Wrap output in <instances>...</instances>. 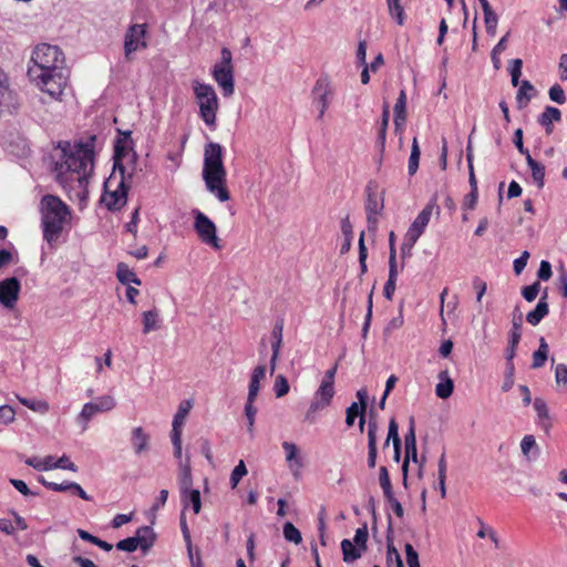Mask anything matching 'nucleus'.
Here are the masks:
<instances>
[{"mask_svg":"<svg viewBox=\"0 0 567 567\" xmlns=\"http://www.w3.org/2000/svg\"><path fill=\"white\" fill-rule=\"evenodd\" d=\"M28 76L39 91L61 102L70 79L63 52L55 45L38 44L31 53Z\"/></svg>","mask_w":567,"mask_h":567,"instance_id":"nucleus-1","label":"nucleus"},{"mask_svg":"<svg viewBox=\"0 0 567 567\" xmlns=\"http://www.w3.org/2000/svg\"><path fill=\"white\" fill-rule=\"evenodd\" d=\"M94 150L91 144L61 141L52 154V172L55 179L70 190L85 192L93 171Z\"/></svg>","mask_w":567,"mask_h":567,"instance_id":"nucleus-2","label":"nucleus"},{"mask_svg":"<svg viewBox=\"0 0 567 567\" xmlns=\"http://www.w3.org/2000/svg\"><path fill=\"white\" fill-rule=\"evenodd\" d=\"M203 179L209 193L221 203L230 199L226 187V169L223 163V148L218 143L210 142L204 152Z\"/></svg>","mask_w":567,"mask_h":567,"instance_id":"nucleus-3","label":"nucleus"},{"mask_svg":"<svg viewBox=\"0 0 567 567\" xmlns=\"http://www.w3.org/2000/svg\"><path fill=\"white\" fill-rule=\"evenodd\" d=\"M43 237L48 243L55 240L63 226L71 220L69 207L56 196L47 195L41 200Z\"/></svg>","mask_w":567,"mask_h":567,"instance_id":"nucleus-4","label":"nucleus"},{"mask_svg":"<svg viewBox=\"0 0 567 567\" xmlns=\"http://www.w3.org/2000/svg\"><path fill=\"white\" fill-rule=\"evenodd\" d=\"M193 89L202 120L207 126L214 127L219 109L218 97L214 87L209 84L194 81Z\"/></svg>","mask_w":567,"mask_h":567,"instance_id":"nucleus-5","label":"nucleus"},{"mask_svg":"<svg viewBox=\"0 0 567 567\" xmlns=\"http://www.w3.org/2000/svg\"><path fill=\"white\" fill-rule=\"evenodd\" d=\"M192 215L194 218L193 228L199 241L214 250H220L223 245L214 220L198 209H194Z\"/></svg>","mask_w":567,"mask_h":567,"instance_id":"nucleus-6","label":"nucleus"},{"mask_svg":"<svg viewBox=\"0 0 567 567\" xmlns=\"http://www.w3.org/2000/svg\"><path fill=\"white\" fill-rule=\"evenodd\" d=\"M220 61L213 68L212 74L225 96L233 95L235 91L233 54L229 49L223 48Z\"/></svg>","mask_w":567,"mask_h":567,"instance_id":"nucleus-7","label":"nucleus"},{"mask_svg":"<svg viewBox=\"0 0 567 567\" xmlns=\"http://www.w3.org/2000/svg\"><path fill=\"white\" fill-rule=\"evenodd\" d=\"M102 203L109 210H118L127 203V187L123 176H111L104 184Z\"/></svg>","mask_w":567,"mask_h":567,"instance_id":"nucleus-8","label":"nucleus"},{"mask_svg":"<svg viewBox=\"0 0 567 567\" xmlns=\"http://www.w3.org/2000/svg\"><path fill=\"white\" fill-rule=\"evenodd\" d=\"M368 537V527L367 525H363L355 530L353 540L343 539L341 542V550L344 563L350 564L361 557V555L367 550Z\"/></svg>","mask_w":567,"mask_h":567,"instance_id":"nucleus-9","label":"nucleus"},{"mask_svg":"<svg viewBox=\"0 0 567 567\" xmlns=\"http://www.w3.org/2000/svg\"><path fill=\"white\" fill-rule=\"evenodd\" d=\"M435 210L439 214V207L435 199H433L419 213L416 218L413 220L405 235L406 239L410 241L409 248H412L422 236Z\"/></svg>","mask_w":567,"mask_h":567,"instance_id":"nucleus-10","label":"nucleus"},{"mask_svg":"<svg viewBox=\"0 0 567 567\" xmlns=\"http://www.w3.org/2000/svg\"><path fill=\"white\" fill-rule=\"evenodd\" d=\"M334 393V385L321 381L308 408L306 420L315 421L317 413L331 404Z\"/></svg>","mask_w":567,"mask_h":567,"instance_id":"nucleus-11","label":"nucleus"},{"mask_svg":"<svg viewBox=\"0 0 567 567\" xmlns=\"http://www.w3.org/2000/svg\"><path fill=\"white\" fill-rule=\"evenodd\" d=\"M115 405V399L111 395L100 396L95 402L85 403L78 416L83 424V430L87 427V423L94 414L111 411Z\"/></svg>","mask_w":567,"mask_h":567,"instance_id":"nucleus-12","label":"nucleus"},{"mask_svg":"<svg viewBox=\"0 0 567 567\" xmlns=\"http://www.w3.org/2000/svg\"><path fill=\"white\" fill-rule=\"evenodd\" d=\"M332 94L333 87L331 82L327 78H320L312 89L313 103L319 110V118L324 116Z\"/></svg>","mask_w":567,"mask_h":567,"instance_id":"nucleus-13","label":"nucleus"},{"mask_svg":"<svg viewBox=\"0 0 567 567\" xmlns=\"http://www.w3.org/2000/svg\"><path fill=\"white\" fill-rule=\"evenodd\" d=\"M20 290L21 285L16 277L0 281V303L8 309H12L19 299Z\"/></svg>","mask_w":567,"mask_h":567,"instance_id":"nucleus-14","label":"nucleus"},{"mask_svg":"<svg viewBox=\"0 0 567 567\" xmlns=\"http://www.w3.org/2000/svg\"><path fill=\"white\" fill-rule=\"evenodd\" d=\"M146 24L132 25L125 37L124 49L128 56L131 53L146 48Z\"/></svg>","mask_w":567,"mask_h":567,"instance_id":"nucleus-15","label":"nucleus"},{"mask_svg":"<svg viewBox=\"0 0 567 567\" xmlns=\"http://www.w3.org/2000/svg\"><path fill=\"white\" fill-rule=\"evenodd\" d=\"M39 482L51 491H54V492L72 491L73 493H75L79 497H81L84 501L92 499V497L89 494H86V492L82 488V486L75 482L54 483V482H47L44 478H40Z\"/></svg>","mask_w":567,"mask_h":567,"instance_id":"nucleus-16","label":"nucleus"},{"mask_svg":"<svg viewBox=\"0 0 567 567\" xmlns=\"http://www.w3.org/2000/svg\"><path fill=\"white\" fill-rule=\"evenodd\" d=\"M10 514L14 518V522L6 517H0L1 533L6 535H13L17 530L23 532L28 529V524L21 515H19L16 511H11Z\"/></svg>","mask_w":567,"mask_h":567,"instance_id":"nucleus-17","label":"nucleus"},{"mask_svg":"<svg viewBox=\"0 0 567 567\" xmlns=\"http://www.w3.org/2000/svg\"><path fill=\"white\" fill-rule=\"evenodd\" d=\"M131 441L135 454L141 455L150 449V435L142 426H135L131 433Z\"/></svg>","mask_w":567,"mask_h":567,"instance_id":"nucleus-18","label":"nucleus"},{"mask_svg":"<svg viewBox=\"0 0 567 567\" xmlns=\"http://www.w3.org/2000/svg\"><path fill=\"white\" fill-rule=\"evenodd\" d=\"M439 383L435 386V394L440 399H447L453 394L454 391V383L453 380L450 378L447 371H442L439 374Z\"/></svg>","mask_w":567,"mask_h":567,"instance_id":"nucleus-19","label":"nucleus"},{"mask_svg":"<svg viewBox=\"0 0 567 567\" xmlns=\"http://www.w3.org/2000/svg\"><path fill=\"white\" fill-rule=\"evenodd\" d=\"M548 311L549 307L545 295L539 299L535 309L526 315V320L532 326H537L548 315Z\"/></svg>","mask_w":567,"mask_h":567,"instance_id":"nucleus-20","label":"nucleus"},{"mask_svg":"<svg viewBox=\"0 0 567 567\" xmlns=\"http://www.w3.org/2000/svg\"><path fill=\"white\" fill-rule=\"evenodd\" d=\"M526 163L532 172V177L537 184L538 188H543L545 185V167L543 164L536 162L529 153H526Z\"/></svg>","mask_w":567,"mask_h":567,"instance_id":"nucleus-21","label":"nucleus"},{"mask_svg":"<svg viewBox=\"0 0 567 567\" xmlns=\"http://www.w3.org/2000/svg\"><path fill=\"white\" fill-rule=\"evenodd\" d=\"M25 464L40 472L56 470V460H54L52 455H48L43 458L30 457L25 460Z\"/></svg>","mask_w":567,"mask_h":567,"instance_id":"nucleus-22","label":"nucleus"},{"mask_svg":"<svg viewBox=\"0 0 567 567\" xmlns=\"http://www.w3.org/2000/svg\"><path fill=\"white\" fill-rule=\"evenodd\" d=\"M282 447L286 452V461L289 467L295 471H299L302 467V461L299 457L298 447L295 443L284 442Z\"/></svg>","mask_w":567,"mask_h":567,"instance_id":"nucleus-23","label":"nucleus"},{"mask_svg":"<svg viewBox=\"0 0 567 567\" xmlns=\"http://www.w3.org/2000/svg\"><path fill=\"white\" fill-rule=\"evenodd\" d=\"M190 409H192L190 401H186L178 406V410L173 419L172 433L177 432V433L182 434V427L184 425V422H185Z\"/></svg>","mask_w":567,"mask_h":567,"instance_id":"nucleus-24","label":"nucleus"},{"mask_svg":"<svg viewBox=\"0 0 567 567\" xmlns=\"http://www.w3.org/2000/svg\"><path fill=\"white\" fill-rule=\"evenodd\" d=\"M265 375L266 368L264 365H258L254 369L248 392L249 401H255L259 391L260 381L265 378Z\"/></svg>","mask_w":567,"mask_h":567,"instance_id":"nucleus-25","label":"nucleus"},{"mask_svg":"<svg viewBox=\"0 0 567 567\" xmlns=\"http://www.w3.org/2000/svg\"><path fill=\"white\" fill-rule=\"evenodd\" d=\"M561 117V113L558 109L553 106H547L542 115L539 116V123L546 127L547 132H551V125L555 122H559Z\"/></svg>","mask_w":567,"mask_h":567,"instance_id":"nucleus-26","label":"nucleus"},{"mask_svg":"<svg viewBox=\"0 0 567 567\" xmlns=\"http://www.w3.org/2000/svg\"><path fill=\"white\" fill-rule=\"evenodd\" d=\"M405 109H406V94H405V91L402 90L400 92L396 103L394 105V123L398 127H401L405 123V120H406Z\"/></svg>","mask_w":567,"mask_h":567,"instance_id":"nucleus-27","label":"nucleus"},{"mask_svg":"<svg viewBox=\"0 0 567 567\" xmlns=\"http://www.w3.org/2000/svg\"><path fill=\"white\" fill-rule=\"evenodd\" d=\"M364 412H365V409H363L362 406L358 405L357 403H352L348 409H347V416H346V423L348 426H352L354 424V421L355 419L359 416L360 420H359V427L361 431H363V427H364Z\"/></svg>","mask_w":567,"mask_h":567,"instance_id":"nucleus-28","label":"nucleus"},{"mask_svg":"<svg viewBox=\"0 0 567 567\" xmlns=\"http://www.w3.org/2000/svg\"><path fill=\"white\" fill-rule=\"evenodd\" d=\"M534 90L535 89L529 81L524 80L520 82V85H519L518 92H517V96H516L518 107H520V109L525 107L529 103V101L534 94Z\"/></svg>","mask_w":567,"mask_h":567,"instance_id":"nucleus-29","label":"nucleus"},{"mask_svg":"<svg viewBox=\"0 0 567 567\" xmlns=\"http://www.w3.org/2000/svg\"><path fill=\"white\" fill-rule=\"evenodd\" d=\"M134 537L137 540L138 548L144 550L148 549L155 539L154 532L150 527L140 528Z\"/></svg>","mask_w":567,"mask_h":567,"instance_id":"nucleus-30","label":"nucleus"},{"mask_svg":"<svg viewBox=\"0 0 567 567\" xmlns=\"http://www.w3.org/2000/svg\"><path fill=\"white\" fill-rule=\"evenodd\" d=\"M117 278L122 284L130 285L134 284L136 286L141 285V280L137 278L135 272L128 268L125 264H118L117 266Z\"/></svg>","mask_w":567,"mask_h":567,"instance_id":"nucleus-31","label":"nucleus"},{"mask_svg":"<svg viewBox=\"0 0 567 567\" xmlns=\"http://www.w3.org/2000/svg\"><path fill=\"white\" fill-rule=\"evenodd\" d=\"M183 498L185 504H192L195 514H198L202 508L200 492L195 488L186 487L183 491Z\"/></svg>","mask_w":567,"mask_h":567,"instance_id":"nucleus-32","label":"nucleus"},{"mask_svg":"<svg viewBox=\"0 0 567 567\" xmlns=\"http://www.w3.org/2000/svg\"><path fill=\"white\" fill-rule=\"evenodd\" d=\"M482 10L484 14L486 31L489 35L494 37L496 34V29L498 24L497 14L493 11L491 6H485V8Z\"/></svg>","mask_w":567,"mask_h":567,"instance_id":"nucleus-33","label":"nucleus"},{"mask_svg":"<svg viewBox=\"0 0 567 567\" xmlns=\"http://www.w3.org/2000/svg\"><path fill=\"white\" fill-rule=\"evenodd\" d=\"M420 156H421V151H420L419 142H417V138L414 137L412 140L411 154H410L409 166H408L410 175H414L417 172Z\"/></svg>","mask_w":567,"mask_h":567,"instance_id":"nucleus-34","label":"nucleus"},{"mask_svg":"<svg viewBox=\"0 0 567 567\" xmlns=\"http://www.w3.org/2000/svg\"><path fill=\"white\" fill-rule=\"evenodd\" d=\"M143 332L148 333L158 328L157 310H148L143 312Z\"/></svg>","mask_w":567,"mask_h":567,"instance_id":"nucleus-35","label":"nucleus"},{"mask_svg":"<svg viewBox=\"0 0 567 567\" xmlns=\"http://www.w3.org/2000/svg\"><path fill=\"white\" fill-rule=\"evenodd\" d=\"M14 106V99L9 83L0 87V112L10 111Z\"/></svg>","mask_w":567,"mask_h":567,"instance_id":"nucleus-36","label":"nucleus"},{"mask_svg":"<svg viewBox=\"0 0 567 567\" xmlns=\"http://www.w3.org/2000/svg\"><path fill=\"white\" fill-rule=\"evenodd\" d=\"M548 354V346L544 338L539 339V347L533 354V368H540L545 364Z\"/></svg>","mask_w":567,"mask_h":567,"instance_id":"nucleus-37","label":"nucleus"},{"mask_svg":"<svg viewBox=\"0 0 567 567\" xmlns=\"http://www.w3.org/2000/svg\"><path fill=\"white\" fill-rule=\"evenodd\" d=\"M284 536H285V539L290 542V543H293L296 545L300 544L301 540H302V537H301V534L300 532L295 527V525L290 522H287L285 525H284Z\"/></svg>","mask_w":567,"mask_h":567,"instance_id":"nucleus-38","label":"nucleus"},{"mask_svg":"<svg viewBox=\"0 0 567 567\" xmlns=\"http://www.w3.org/2000/svg\"><path fill=\"white\" fill-rule=\"evenodd\" d=\"M248 473L246 464L243 460L238 462L230 474V485L231 488H236L240 480L246 476Z\"/></svg>","mask_w":567,"mask_h":567,"instance_id":"nucleus-39","label":"nucleus"},{"mask_svg":"<svg viewBox=\"0 0 567 567\" xmlns=\"http://www.w3.org/2000/svg\"><path fill=\"white\" fill-rule=\"evenodd\" d=\"M390 441H392L393 447L401 446V440L399 436V427H398V424L394 419H392L389 423L388 436H386L384 446H388Z\"/></svg>","mask_w":567,"mask_h":567,"instance_id":"nucleus-40","label":"nucleus"},{"mask_svg":"<svg viewBox=\"0 0 567 567\" xmlns=\"http://www.w3.org/2000/svg\"><path fill=\"white\" fill-rule=\"evenodd\" d=\"M19 401L24 405L27 406L28 409L32 410V411H37V412H40V413H45L49 411V403L44 400H37V401H31V400H28V399H24V398H19Z\"/></svg>","mask_w":567,"mask_h":567,"instance_id":"nucleus-41","label":"nucleus"},{"mask_svg":"<svg viewBox=\"0 0 567 567\" xmlns=\"http://www.w3.org/2000/svg\"><path fill=\"white\" fill-rule=\"evenodd\" d=\"M555 382L561 391H567V364H558L556 367Z\"/></svg>","mask_w":567,"mask_h":567,"instance_id":"nucleus-42","label":"nucleus"},{"mask_svg":"<svg viewBox=\"0 0 567 567\" xmlns=\"http://www.w3.org/2000/svg\"><path fill=\"white\" fill-rule=\"evenodd\" d=\"M390 14L396 19L398 24L402 25L404 22V11L400 4V0H388Z\"/></svg>","mask_w":567,"mask_h":567,"instance_id":"nucleus-43","label":"nucleus"},{"mask_svg":"<svg viewBox=\"0 0 567 567\" xmlns=\"http://www.w3.org/2000/svg\"><path fill=\"white\" fill-rule=\"evenodd\" d=\"M379 480H380V484H381V487L383 488L384 494L389 498L392 499L393 493H392L390 476H389L388 470L384 466L380 468Z\"/></svg>","mask_w":567,"mask_h":567,"instance_id":"nucleus-44","label":"nucleus"},{"mask_svg":"<svg viewBox=\"0 0 567 567\" xmlns=\"http://www.w3.org/2000/svg\"><path fill=\"white\" fill-rule=\"evenodd\" d=\"M16 419V411L11 405L3 404L0 405V423L1 424H10Z\"/></svg>","mask_w":567,"mask_h":567,"instance_id":"nucleus-45","label":"nucleus"},{"mask_svg":"<svg viewBox=\"0 0 567 567\" xmlns=\"http://www.w3.org/2000/svg\"><path fill=\"white\" fill-rule=\"evenodd\" d=\"M534 409H535L539 420H542V421L549 420V410H548L546 402L543 399L536 398L534 400Z\"/></svg>","mask_w":567,"mask_h":567,"instance_id":"nucleus-46","label":"nucleus"},{"mask_svg":"<svg viewBox=\"0 0 567 567\" xmlns=\"http://www.w3.org/2000/svg\"><path fill=\"white\" fill-rule=\"evenodd\" d=\"M549 99L558 104H564L566 101L565 91L559 84H554L548 91Z\"/></svg>","mask_w":567,"mask_h":567,"instance_id":"nucleus-47","label":"nucleus"},{"mask_svg":"<svg viewBox=\"0 0 567 567\" xmlns=\"http://www.w3.org/2000/svg\"><path fill=\"white\" fill-rule=\"evenodd\" d=\"M275 392L278 398L286 395L289 392L288 381L282 374H279L276 378Z\"/></svg>","mask_w":567,"mask_h":567,"instance_id":"nucleus-48","label":"nucleus"},{"mask_svg":"<svg viewBox=\"0 0 567 567\" xmlns=\"http://www.w3.org/2000/svg\"><path fill=\"white\" fill-rule=\"evenodd\" d=\"M406 564L409 567H420L419 555L411 544H406L405 547Z\"/></svg>","mask_w":567,"mask_h":567,"instance_id":"nucleus-49","label":"nucleus"},{"mask_svg":"<svg viewBox=\"0 0 567 567\" xmlns=\"http://www.w3.org/2000/svg\"><path fill=\"white\" fill-rule=\"evenodd\" d=\"M116 548L118 550H123V551H127V553L135 551L138 548L137 540L135 539V537H128V538L122 539L116 544Z\"/></svg>","mask_w":567,"mask_h":567,"instance_id":"nucleus-50","label":"nucleus"},{"mask_svg":"<svg viewBox=\"0 0 567 567\" xmlns=\"http://www.w3.org/2000/svg\"><path fill=\"white\" fill-rule=\"evenodd\" d=\"M536 440L533 435H525L520 442V449L524 456L528 457L529 452L536 449Z\"/></svg>","mask_w":567,"mask_h":567,"instance_id":"nucleus-51","label":"nucleus"},{"mask_svg":"<svg viewBox=\"0 0 567 567\" xmlns=\"http://www.w3.org/2000/svg\"><path fill=\"white\" fill-rule=\"evenodd\" d=\"M56 468L70 471L72 473L78 472V466L70 460L66 454H63L60 458L56 460Z\"/></svg>","mask_w":567,"mask_h":567,"instance_id":"nucleus-52","label":"nucleus"},{"mask_svg":"<svg viewBox=\"0 0 567 567\" xmlns=\"http://www.w3.org/2000/svg\"><path fill=\"white\" fill-rule=\"evenodd\" d=\"M538 292H539V284L535 282L533 285L526 286L523 289L522 295L526 301L532 302L536 299V297L538 296Z\"/></svg>","mask_w":567,"mask_h":567,"instance_id":"nucleus-53","label":"nucleus"},{"mask_svg":"<svg viewBox=\"0 0 567 567\" xmlns=\"http://www.w3.org/2000/svg\"><path fill=\"white\" fill-rule=\"evenodd\" d=\"M378 443V424L369 422L368 424V447H377Z\"/></svg>","mask_w":567,"mask_h":567,"instance_id":"nucleus-54","label":"nucleus"},{"mask_svg":"<svg viewBox=\"0 0 567 567\" xmlns=\"http://www.w3.org/2000/svg\"><path fill=\"white\" fill-rule=\"evenodd\" d=\"M245 413L248 420V431L251 433L255 423L256 410L254 408V401H249V396L247 398V404L245 406Z\"/></svg>","mask_w":567,"mask_h":567,"instance_id":"nucleus-55","label":"nucleus"},{"mask_svg":"<svg viewBox=\"0 0 567 567\" xmlns=\"http://www.w3.org/2000/svg\"><path fill=\"white\" fill-rule=\"evenodd\" d=\"M389 118H390L389 105H388V103H385L383 105L382 121H381V127H380V138L382 142H384V140H385L386 128L389 125Z\"/></svg>","mask_w":567,"mask_h":567,"instance_id":"nucleus-56","label":"nucleus"},{"mask_svg":"<svg viewBox=\"0 0 567 567\" xmlns=\"http://www.w3.org/2000/svg\"><path fill=\"white\" fill-rule=\"evenodd\" d=\"M172 443L174 446V456L182 461L183 457V447H182V434L179 433H172Z\"/></svg>","mask_w":567,"mask_h":567,"instance_id":"nucleus-57","label":"nucleus"},{"mask_svg":"<svg viewBox=\"0 0 567 567\" xmlns=\"http://www.w3.org/2000/svg\"><path fill=\"white\" fill-rule=\"evenodd\" d=\"M416 458H417L416 447L405 449V457H404L403 465H402V472H403L404 476L408 473L409 462L411 460L416 462Z\"/></svg>","mask_w":567,"mask_h":567,"instance_id":"nucleus-58","label":"nucleus"},{"mask_svg":"<svg viewBox=\"0 0 567 567\" xmlns=\"http://www.w3.org/2000/svg\"><path fill=\"white\" fill-rule=\"evenodd\" d=\"M528 258H529V252L525 250V251H523V252H522L520 257H518V258H516V259L514 260V264H513V266H514V271H515L517 275H519V274L524 270V268H525V267H526V265H527V260H528Z\"/></svg>","mask_w":567,"mask_h":567,"instance_id":"nucleus-59","label":"nucleus"},{"mask_svg":"<svg viewBox=\"0 0 567 567\" xmlns=\"http://www.w3.org/2000/svg\"><path fill=\"white\" fill-rule=\"evenodd\" d=\"M182 478L186 487L192 485V472L189 465V457L187 456L185 462L182 464Z\"/></svg>","mask_w":567,"mask_h":567,"instance_id":"nucleus-60","label":"nucleus"},{"mask_svg":"<svg viewBox=\"0 0 567 567\" xmlns=\"http://www.w3.org/2000/svg\"><path fill=\"white\" fill-rule=\"evenodd\" d=\"M473 287L475 288V290L477 291V296H476V301L477 302H481L483 296L485 295L486 292V289H487V285L484 280H482L481 278H475L473 280Z\"/></svg>","mask_w":567,"mask_h":567,"instance_id":"nucleus-61","label":"nucleus"},{"mask_svg":"<svg viewBox=\"0 0 567 567\" xmlns=\"http://www.w3.org/2000/svg\"><path fill=\"white\" fill-rule=\"evenodd\" d=\"M551 277V266L548 261H540L538 269V278L542 280H548Z\"/></svg>","mask_w":567,"mask_h":567,"instance_id":"nucleus-62","label":"nucleus"},{"mask_svg":"<svg viewBox=\"0 0 567 567\" xmlns=\"http://www.w3.org/2000/svg\"><path fill=\"white\" fill-rule=\"evenodd\" d=\"M396 279L398 278L389 277V279L384 286V297L388 300H392V298H393V295H394L395 288H396Z\"/></svg>","mask_w":567,"mask_h":567,"instance_id":"nucleus-63","label":"nucleus"},{"mask_svg":"<svg viewBox=\"0 0 567 567\" xmlns=\"http://www.w3.org/2000/svg\"><path fill=\"white\" fill-rule=\"evenodd\" d=\"M559 78L561 81H567V53H564L559 58L558 63Z\"/></svg>","mask_w":567,"mask_h":567,"instance_id":"nucleus-64","label":"nucleus"}]
</instances>
